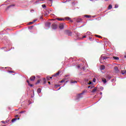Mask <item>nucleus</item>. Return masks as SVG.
Returning a JSON list of instances; mask_svg holds the SVG:
<instances>
[{
  "label": "nucleus",
  "instance_id": "obj_1",
  "mask_svg": "<svg viewBox=\"0 0 126 126\" xmlns=\"http://www.w3.org/2000/svg\"><path fill=\"white\" fill-rule=\"evenodd\" d=\"M65 34L66 35H67L68 36H72V32L69 30H66L65 31Z\"/></svg>",
  "mask_w": 126,
  "mask_h": 126
},
{
  "label": "nucleus",
  "instance_id": "obj_2",
  "mask_svg": "<svg viewBox=\"0 0 126 126\" xmlns=\"http://www.w3.org/2000/svg\"><path fill=\"white\" fill-rule=\"evenodd\" d=\"M84 93H82L81 94H79L77 95L76 99L77 100H78V99H80V98H82V96H81L82 94H84Z\"/></svg>",
  "mask_w": 126,
  "mask_h": 126
},
{
  "label": "nucleus",
  "instance_id": "obj_3",
  "mask_svg": "<svg viewBox=\"0 0 126 126\" xmlns=\"http://www.w3.org/2000/svg\"><path fill=\"white\" fill-rule=\"evenodd\" d=\"M51 24H52V23H51V22H48L45 24V26H46V27H48V28H50Z\"/></svg>",
  "mask_w": 126,
  "mask_h": 126
},
{
  "label": "nucleus",
  "instance_id": "obj_4",
  "mask_svg": "<svg viewBox=\"0 0 126 126\" xmlns=\"http://www.w3.org/2000/svg\"><path fill=\"white\" fill-rule=\"evenodd\" d=\"M60 29H63L64 28V24H60L59 25Z\"/></svg>",
  "mask_w": 126,
  "mask_h": 126
},
{
  "label": "nucleus",
  "instance_id": "obj_5",
  "mask_svg": "<svg viewBox=\"0 0 126 126\" xmlns=\"http://www.w3.org/2000/svg\"><path fill=\"white\" fill-rule=\"evenodd\" d=\"M35 79L36 77L35 76H32L30 77V80H31V81H34V80H35Z\"/></svg>",
  "mask_w": 126,
  "mask_h": 126
},
{
  "label": "nucleus",
  "instance_id": "obj_6",
  "mask_svg": "<svg viewBox=\"0 0 126 126\" xmlns=\"http://www.w3.org/2000/svg\"><path fill=\"white\" fill-rule=\"evenodd\" d=\"M107 59H109V57H107L106 56H103L100 57V60L101 61H104V60H107Z\"/></svg>",
  "mask_w": 126,
  "mask_h": 126
},
{
  "label": "nucleus",
  "instance_id": "obj_7",
  "mask_svg": "<svg viewBox=\"0 0 126 126\" xmlns=\"http://www.w3.org/2000/svg\"><path fill=\"white\" fill-rule=\"evenodd\" d=\"M114 70L116 73H119V68L118 66H115L114 67Z\"/></svg>",
  "mask_w": 126,
  "mask_h": 126
},
{
  "label": "nucleus",
  "instance_id": "obj_8",
  "mask_svg": "<svg viewBox=\"0 0 126 126\" xmlns=\"http://www.w3.org/2000/svg\"><path fill=\"white\" fill-rule=\"evenodd\" d=\"M57 25H56L55 24H52V29H54L55 30L57 29Z\"/></svg>",
  "mask_w": 126,
  "mask_h": 126
},
{
  "label": "nucleus",
  "instance_id": "obj_9",
  "mask_svg": "<svg viewBox=\"0 0 126 126\" xmlns=\"http://www.w3.org/2000/svg\"><path fill=\"white\" fill-rule=\"evenodd\" d=\"M105 78H106V79H108V80H110V79L112 78V76L107 75L106 76Z\"/></svg>",
  "mask_w": 126,
  "mask_h": 126
},
{
  "label": "nucleus",
  "instance_id": "obj_10",
  "mask_svg": "<svg viewBox=\"0 0 126 126\" xmlns=\"http://www.w3.org/2000/svg\"><path fill=\"white\" fill-rule=\"evenodd\" d=\"M101 79H102V82H103L104 84L107 83V80L105 78H102Z\"/></svg>",
  "mask_w": 126,
  "mask_h": 126
},
{
  "label": "nucleus",
  "instance_id": "obj_11",
  "mask_svg": "<svg viewBox=\"0 0 126 126\" xmlns=\"http://www.w3.org/2000/svg\"><path fill=\"white\" fill-rule=\"evenodd\" d=\"M12 6H15V5H14V4L10 5L9 6H8L7 7L6 10H8L9 8H10V7H12Z\"/></svg>",
  "mask_w": 126,
  "mask_h": 126
},
{
  "label": "nucleus",
  "instance_id": "obj_12",
  "mask_svg": "<svg viewBox=\"0 0 126 126\" xmlns=\"http://www.w3.org/2000/svg\"><path fill=\"white\" fill-rule=\"evenodd\" d=\"M57 20H59V21H63L64 20V19L63 18H56Z\"/></svg>",
  "mask_w": 126,
  "mask_h": 126
},
{
  "label": "nucleus",
  "instance_id": "obj_13",
  "mask_svg": "<svg viewBox=\"0 0 126 126\" xmlns=\"http://www.w3.org/2000/svg\"><path fill=\"white\" fill-rule=\"evenodd\" d=\"M105 65H102L100 66L101 70H104V69H105Z\"/></svg>",
  "mask_w": 126,
  "mask_h": 126
},
{
  "label": "nucleus",
  "instance_id": "obj_14",
  "mask_svg": "<svg viewBox=\"0 0 126 126\" xmlns=\"http://www.w3.org/2000/svg\"><path fill=\"white\" fill-rule=\"evenodd\" d=\"M96 91H97V88H94V89H93L92 93H95V92H96Z\"/></svg>",
  "mask_w": 126,
  "mask_h": 126
},
{
  "label": "nucleus",
  "instance_id": "obj_15",
  "mask_svg": "<svg viewBox=\"0 0 126 126\" xmlns=\"http://www.w3.org/2000/svg\"><path fill=\"white\" fill-rule=\"evenodd\" d=\"M60 75V71H59L58 72L55 74L53 76H55L56 77L58 76V75Z\"/></svg>",
  "mask_w": 126,
  "mask_h": 126
},
{
  "label": "nucleus",
  "instance_id": "obj_16",
  "mask_svg": "<svg viewBox=\"0 0 126 126\" xmlns=\"http://www.w3.org/2000/svg\"><path fill=\"white\" fill-rule=\"evenodd\" d=\"M27 82L28 83V85H30V86H31V87H33V85L30 84V82H29V80H27Z\"/></svg>",
  "mask_w": 126,
  "mask_h": 126
},
{
  "label": "nucleus",
  "instance_id": "obj_17",
  "mask_svg": "<svg viewBox=\"0 0 126 126\" xmlns=\"http://www.w3.org/2000/svg\"><path fill=\"white\" fill-rule=\"evenodd\" d=\"M15 121H17V118H14L11 120L12 123H14Z\"/></svg>",
  "mask_w": 126,
  "mask_h": 126
},
{
  "label": "nucleus",
  "instance_id": "obj_18",
  "mask_svg": "<svg viewBox=\"0 0 126 126\" xmlns=\"http://www.w3.org/2000/svg\"><path fill=\"white\" fill-rule=\"evenodd\" d=\"M112 7H112V5H111V4H110V5H109V6H108V9H112Z\"/></svg>",
  "mask_w": 126,
  "mask_h": 126
},
{
  "label": "nucleus",
  "instance_id": "obj_19",
  "mask_svg": "<svg viewBox=\"0 0 126 126\" xmlns=\"http://www.w3.org/2000/svg\"><path fill=\"white\" fill-rule=\"evenodd\" d=\"M113 59H114V60H119V57H115V56L113 57Z\"/></svg>",
  "mask_w": 126,
  "mask_h": 126
},
{
  "label": "nucleus",
  "instance_id": "obj_20",
  "mask_svg": "<svg viewBox=\"0 0 126 126\" xmlns=\"http://www.w3.org/2000/svg\"><path fill=\"white\" fill-rule=\"evenodd\" d=\"M37 93L40 94L41 93V89L40 88L37 89Z\"/></svg>",
  "mask_w": 126,
  "mask_h": 126
},
{
  "label": "nucleus",
  "instance_id": "obj_21",
  "mask_svg": "<svg viewBox=\"0 0 126 126\" xmlns=\"http://www.w3.org/2000/svg\"><path fill=\"white\" fill-rule=\"evenodd\" d=\"M64 19V20H70V18L67 17L65 18V19Z\"/></svg>",
  "mask_w": 126,
  "mask_h": 126
},
{
  "label": "nucleus",
  "instance_id": "obj_22",
  "mask_svg": "<svg viewBox=\"0 0 126 126\" xmlns=\"http://www.w3.org/2000/svg\"><path fill=\"white\" fill-rule=\"evenodd\" d=\"M24 113H26V111H22L20 112V114H24Z\"/></svg>",
  "mask_w": 126,
  "mask_h": 126
},
{
  "label": "nucleus",
  "instance_id": "obj_23",
  "mask_svg": "<svg viewBox=\"0 0 126 126\" xmlns=\"http://www.w3.org/2000/svg\"><path fill=\"white\" fill-rule=\"evenodd\" d=\"M122 74H125V73H126V70H122Z\"/></svg>",
  "mask_w": 126,
  "mask_h": 126
},
{
  "label": "nucleus",
  "instance_id": "obj_24",
  "mask_svg": "<svg viewBox=\"0 0 126 126\" xmlns=\"http://www.w3.org/2000/svg\"><path fill=\"white\" fill-rule=\"evenodd\" d=\"M40 81H41V80H38L36 83V84H39V83H40Z\"/></svg>",
  "mask_w": 126,
  "mask_h": 126
},
{
  "label": "nucleus",
  "instance_id": "obj_25",
  "mask_svg": "<svg viewBox=\"0 0 126 126\" xmlns=\"http://www.w3.org/2000/svg\"><path fill=\"white\" fill-rule=\"evenodd\" d=\"M85 17H87V18H89L90 17V16L88 15H85Z\"/></svg>",
  "mask_w": 126,
  "mask_h": 126
},
{
  "label": "nucleus",
  "instance_id": "obj_26",
  "mask_svg": "<svg viewBox=\"0 0 126 126\" xmlns=\"http://www.w3.org/2000/svg\"><path fill=\"white\" fill-rule=\"evenodd\" d=\"M43 83L44 84H46V78H43Z\"/></svg>",
  "mask_w": 126,
  "mask_h": 126
},
{
  "label": "nucleus",
  "instance_id": "obj_27",
  "mask_svg": "<svg viewBox=\"0 0 126 126\" xmlns=\"http://www.w3.org/2000/svg\"><path fill=\"white\" fill-rule=\"evenodd\" d=\"M42 7H43V8H45V7H46V6L45 4H42Z\"/></svg>",
  "mask_w": 126,
  "mask_h": 126
},
{
  "label": "nucleus",
  "instance_id": "obj_28",
  "mask_svg": "<svg viewBox=\"0 0 126 126\" xmlns=\"http://www.w3.org/2000/svg\"><path fill=\"white\" fill-rule=\"evenodd\" d=\"M118 7H119V5L118 4H116L115 5V8H118Z\"/></svg>",
  "mask_w": 126,
  "mask_h": 126
},
{
  "label": "nucleus",
  "instance_id": "obj_29",
  "mask_svg": "<svg viewBox=\"0 0 126 126\" xmlns=\"http://www.w3.org/2000/svg\"><path fill=\"white\" fill-rule=\"evenodd\" d=\"M76 82H77L76 81H71V83H76Z\"/></svg>",
  "mask_w": 126,
  "mask_h": 126
},
{
  "label": "nucleus",
  "instance_id": "obj_30",
  "mask_svg": "<svg viewBox=\"0 0 126 126\" xmlns=\"http://www.w3.org/2000/svg\"><path fill=\"white\" fill-rule=\"evenodd\" d=\"M33 22H31L29 23V25H31V24H33Z\"/></svg>",
  "mask_w": 126,
  "mask_h": 126
},
{
  "label": "nucleus",
  "instance_id": "obj_31",
  "mask_svg": "<svg viewBox=\"0 0 126 126\" xmlns=\"http://www.w3.org/2000/svg\"><path fill=\"white\" fill-rule=\"evenodd\" d=\"M46 78H47V80H50V76H47Z\"/></svg>",
  "mask_w": 126,
  "mask_h": 126
},
{
  "label": "nucleus",
  "instance_id": "obj_32",
  "mask_svg": "<svg viewBox=\"0 0 126 126\" xmlns=\"http://www.w3.org/2000/svg\"><path fill=\"white\" fill-rule=\"evenodd\" d=\"M93 82H96V79L94 78L93 80Z\"/></svg>",
  "mask_w": 126,
  "mask_h": 126
},
{
  "label": "nucleus",
  "instance_id": "obj_33",
  "mask_svg": "<svg viewBox=\"0 0 126 126\" xmlns=\"http://www.w3.org/2000/svg\"><path fill=\"white\" fill-rule=\"evenodd\" d=\"M88 84H89V85H90V84H92V82L90 81L89 83H88Z\"/></svg>",
  "mask_w": 126,
  "mask_h": 126
},
{
  "label": "nucleus",
  "instance_id": "obj_34",
  "mask_svg": "<svg viewBox=\"0 0 126 126\" xmlns=\"http://www.w3.org/2000/svg\"><path fill=\"white\" fill-rule=\"evenodd\" d=\"M63 82H64V80H62L61 81V82H60L61 83H63Z\"/></svg>",
  "mask_w": 126,
  "mask_h": 126
},
{
  "label": "nucleus",
  "instance_id": "obj_35",
  "mask_svg": "<svg viewBox=\"0 0 126 126\" xmlns=\"http://www.w3.org/2000/svg\"><path fill=\"white\" fill-rule=\"evenodd\" d=\"M77 68H80V65H77Z\"/></svg>",
  "mask_w": 126,
  "mask_h": 126
},
{
  "label": "nucleus",
  "instance_id": "obj_36",
  "mask_svg": "<svg viewBox=\"0 0 126 126\" xmlns=\"http://www.w3.org/2000/svg\"><path fill=\"white\" fill-rule=\"evenodd\" d=\"M36 21H37V20H34L32 22L34 23V22H36Z\"/></svg>",
  "mask_w": 126,
  "mask_h": 126
},
{
  "label": "nucleus",
  "instance_id": "obj_37",
  "mask_svg": "<svg viewBox=\"0 0 126 126\" xmlns=\"http://www.w3.org/2000/svg\"><path fill=\"white\" fill-rule=\"evenodd\" d=\"M96 36L98 37V38H100V37H101L100 35H96Z\"/></svg>",
  "mask_w": 126,
  "mask_h": 126
},
{
  "label": "nucleus",
  "instance_id": "obj_38",
  "mask_svg": "<svg viewBox=\"0 0 126 126\" xmlns=\"http://www.w3.org/2000/svg\"><path fill=\"white\" fill-rule=\"evenodd\" d=\"M86 38V35L83 36V38Z\"/></svg>",
  "mask_w": 126,
  "mask_h": 126
},
{
  "label": "nucleus",
  "instance_id": "obj_39",
  "mask_svg": "<svg viewBox=\"0 0 126 126\" xmlns=\"http://www.w3.org/2000/svg\"><path fill=\"white\" fill-rule=\"evenodd\" d=\"M40 0V1H44V0Z\"/></svg>",
  "mask_w": 126,
  "mask_h": 126
},
{
  "label": "nucleus",
  "instance_id": "obj_40",
  "mask_svg": "<svg viewBox=\"0 0 126 126\" xmlns=\"http://www.w3.org/2000/svg\"><path fill=\"white\" fill-rule=\"evenodd\" d=\"M51 1V2H53V0H49Z\"/></svg>",
  "mask_w": 126,
  "mask_h": 126
},
{
  "label": "nucleus",
  "instance_id": "obj_41",
  "mask_svg": "<svg viewBox=\"0 0 126 126\" xmlns=\"http://www.w3.org/2000/svg\"><path fill=\"white\" fill-rule=\"evenodd\" d=\"M48 84L50 85L51 84V82H48Z\"/></svg>",
  "mask_w": 126,
  "mask_h": 126
},
{
  "label": "nucleus",
  "instance_id": "obj_42",
  "mask_svg": "<svg viewBox=\"0 0 126 126\" xmlns=\"http://www.w3.org/2000/svg\"><path fill=\"white\" fill-rule=\"evenodd\" d=\"M15 117L16 118H17L18 117V115H16Z\"/></svg>",
  "mask_w": 126,
  "mask_h": 126
},
{
  "label": "nucleus",
  "instance_id": "obj_43",
  "mask_svg": "<svg viewBox=\"0 0 126 126\" xmlns=\"http://www.w3.org/2000/svg\"><path fill=\"white\" fill-rule=\"evenodd\" d=\"M124 58H126V55L124 56Z\"/></svg>",
  "mask_w": 126,
  "mask_h": 126
},
{
  "label": "nucleus",
  "instance_id": "obj_44",
  "mask_svg": "<svg viewBox=\"0 0 126 126\" xmlns=\"http://www.w3.org/2000/svg\"><path fill=\"white\" fill-rule=\"evenodd\" d=\"M50 79H52L53 78L52 77H50Z\"/></svg>",
  "mask_w": 126,
  "mask_h": 126
},
{
  "label": "nucleus",
  "instance_id": "obj_45",
  "mask_svg": "<svg viewBox=\"0 0 126 126\" xmlns=\"http://www.w3.org/2000/svg\"><path fill=\"white\" fill-rule=\"evenodd\" d=\"M90 87H91V86H89L88 88H90Z\"/></svg>",
  "mask_w": 126,
  "mask_h": 126
},
{
  "label": "nucleus",
  "instance_id": "obj_46",
  "mask_svg": "<svg viewBox=\"0 0 126 126\" xmlns=\"http://www.w3.org/2000/svg\"><path fill=\"white\" fill-rule=\"evenodd\" d=\"M100 94H102V93H101V92H100Z\"/></svg>",
  "mask_w": 126,
  "mask_h": 126
},
{
  "label": "nucleus",
  "instance_id": "obj_47",
  "mask_svg": "<svg viewBox=\"0 0 126 126\" xmlns=\"http://www.w3.org/2000/svg\"><path fill=\"white\" fill-rule=\"evenodd\" d=\"M70 22H72V20H70Z\"/></svg>",
  "mask_w": 126,
  "mask_h": 126
},
{
  "label": "nucleus",
  "instance_id": "obj_48",
  "mask_svg": "<svg viewBox=\"0 0 126 126\" xmlns=\"http://www.w3.org/2000/svg\"><path fill=\"white\" fill-rule=\"evenodd\" d=\"M52 20H55V19H52Z\"/></svg>",
  "mask_w": 126,
  "mask_h": 126
},
{
  "label": "nucleus",
  "instance_id": "obj_49",
  "mask_svg": "<svg viewBox=\"0 0 126 126\" xmlns=\"http://www.w3.org/2000/svg\"><path fill=\"white\" fill-rule=\"evenodd\" d=\"M31 27H32V28L33 27V26H31Z\"/></svg>",
  "mask_w": 126,
  "mask_h": 126
},
{
  "label": "nucleus",
  "instance_id": "obj_50",
  "mask_svg": "<svg viewBox=\"0 0 126 126\" xmlns=\"http://www.w3.org/2000/svg\"><path fill=\"white\" fill-rule=\"evenodd\" d=\"M77 22H79V21H77Z\"/></svg>",
  "mask_w": 126,
  "mask_h": 126
},
{
  "label": "nucleus",
  "instance_id": "obj_51",
  "mask_svg": "<svg viewBox=\"0 0 126 126\" xmlns=\"http://www.w3.org/2000/svg\"><path fill=\"white\" fill-rule=\"evenodd\" d=\"M60 89H61V88L59 89V90H60Z\"/></svg>",
  "mask_w": 126,
  "mask_h": 126
},
{
  "label": "nucleus",
  "instance_id": "obj_52",
  "mask_svg": "<svg viewBox=\"0 0 126 126\" xmlns=\"http://www.w3.org/2000/svg\"><path fill=\"white\" fill-rule=\"evenodd\" d=\"M60 89H61V88L59 89V90H60Z\"/></svg>",
  "mask_w": 126,
  "mask_h": 126
},
{
  "label": "nucleus",
  "instance_id": "obj_53",
  "mask_svg": "<svg viewBox=\"0 0 126 126\" xmlns=\"http://www.w3.org/2000/svg\"><path fill=\"white\" fill-rule=\"evenodd\" d=\"M18 120H19V118H18Z\"/></svg>",
  "mask_w": 126,
  "mask_h": 126
},
{
  "label": "nucleus",
  "instance_id": "obj_54",
  "mask_svg": "<svg viewBox=\"0 0 126 126\" xmlns=\"http://www.w3.org/2000/svg\"><path fill=\"white\" fill-rule=\"evenodd\" d=\"M91 89H92V87H91Z\"/></svg>",
  "mask_w": 126,
  "mask_h": 126
}]
</instances>
